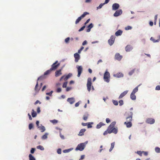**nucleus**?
I'll use <instances>...</instances> for the list:
<instances>
[{"instance_id": "1", "label": "nucleus", "mask_w": 160, "mask_h": 160, "mask_svg": "<svg viewBox=\"0 0 160 160\" xmlns=\"http://www.w3.org/2000/svg\"><path fill=\"white\" fill-rule=\"evenodd\" d=\"M116 123L115 122H112L108 127L107 130L104 132L103 133V135H106L108 133L110 134L112 133H113L115 134H117L118 131V128L117 127H114Z\"/></svg>"}, {"instance_id": "2", "label": "nucleus", "mask_w": 160, "mask_h": 160, "mask_svg": "<svg viewBox=\"0 0 160 160\" xmlns=\"http://www.w3.org/2000/svg\"><path fill=\"white\" fill-rule=\"evenodd\" d=\"M126 122H131L132 119L133 113L132 112H130L126 114Z\"/></svg>"}, {"instance_id": "3", "label": "nucleus", "mask_w": 160, "mask_h": 160, "mask_svg": "<svg viewBox=\"0 0 160 160\" xmlns=\"http://www.w3.org/2000/svg\"><path fill=\"white\" fill-rule=\"evenodd\" d=\"M110 74L107 71H106L104 74L103 78L105 81L108 82L110 81Z\"/></svg>"}, {"instance_id": "4", "label": "nucleus", "mask_w": 160, "mask_h": 160, "mask_svg": "<svg viewBox=\"0 0 160 160\" xmlns=\"http://www.w3.org/2000/svg\"><path fill=\"white\" fill-rule=\"evenodd\" d=\"M88 12H84L83 13L80 17H79L75 21L76 24H77L79 22L81 19L84 18L87 15L89 14Z\"/></svg>"}, {"instance_id": "5", "label": "nucleus", "mask_w": 160, "mask_h": 160, "mask_svg": "<svg viewBox=\"0 0 160 160\" xmlns=\"http://www.w3.org/2000/svg\"><path fill=\"white\" fill-rule=\"evenodd\" d=\"M92 84V79L91 78H89L88 79L87 84V89L89 92H90L91 90Z\"/></svg>"}, {"instance_id": "6", "label": "nucleus", "mask_w": 160, "mask_h": 160, "mask_svg": "<svg viewBox=\"0 0 160 160\" xmlns=\"http://www.w3.org/2000/svg\"><path fill=\"white\" fill-rule=\"evenodd\" d=\"M85 147V145L83 143H81L78 145L76 148V150H80V151H82L84 149Z\"/></svg>"}, {"instance_id": "7", "label": "nucleus", "mask_w": 160, "mask_h": 160, "mask_svg": "<svg viewBox=\"0 0 160 160\" xmlns=\"http://www.w3.org/2000/svg\"><path fill=\"white\" fill-rule=\"evenodd\" d=\"M58 62V61H56V62L53 63L51 66V68H50L52 71L55 70L59 66V63L57 64Z\"/></svg>"}, {"instance_id": "8", "label": "nucleus", "mask_w": 160, "mask_h": 160, "mask_svg": "<svg viewBox=\"0 0 160 160\" xmlns=\"http://www.w3.org/2000/svg\"><path fill=\"white\" fill-rule=\"evenodd\" d=\"M72 74L71 73H69L66 76L64 75L62 76L60 78V81H61L62 79H64L65 81L67 80L69 78L71 77Z\"/></svg>"}, {"instance_id": "9", "label": "nucleus", "mask_w": 160, "mask_h": 160, "mask_svg": "<svg viewBox=\"0 0 160 160\" xmlns=\"http://www.w3.org/2000/svg\"><path fill=\"white\" fill-rule=\"evenodd\" d=\"M77 68L78 69V77H79L82 71V66H77Z\"/></svg>"}, {"instance_id": "10", "label": "nucleus", "mask_w": 160, "mask_h": 160, "mask_svg": "<svg viewBox=\"0 0 160 160\" xmlns=\"http://www.w3.org/2000/svg\"><path fill=\"white\" fill-rule=\"evenodd\" d=\"M115 37L114 36H112L110 39L108 40V43L110 45H112L114 42Z\"/></svg>"}, {"instance_id": "11", "label": "nucleus", "mask_w": 160, "mask_h": 160, "mask_svg": "<svg viewBox=\"0 0 160 160\" xmlns=\"http://www.w3.org/2000/svg\"><path fill=\"white\" fill-rule=\"evenodd\" d=\"M146 122L147 123L152 124L155 122V120L151 118H148L146 119Z\"/></svg>"}, {"instance_id": "12", "label": "nucleus", "mask_w": 160, "mask_h": 160, "mask_svg": "<svg viewBox=\"0 0 160 160\" xmlns=\"http://www.w3.org/2000/svg\"><path fill=\"white\" fill-rule=\"evenodd\" d=\"M122 13V11L121 9L118 10L116 11L113 14L114 17H117L121 15Z\"/></svg>"}, {"instance_id": "13", "label": "nucleus", "mask_w": 160, "mask_h": 160, "mask_svg": "<svg viewBox=\"0 0 160 160\" xmlns=\"http://www.w3.org/2000/svg\"><path fill=\"white\" fill-rule=\"evenodd\" d=\"M122 56L120 55L119 53H117L115 55V59L120 61L122 59Z\"/></svg>"}, {"instance_id": "14", "label": "nucleus", "mask_w": 160, "mask_h": 160, "mask_svg": "<svg viewBox=\"0 0 160 160\" xmlns=\"http://www.w3.org/2000/svg\"><path fill=\"white\" fill-rule=\"evenodd\" d=\"M74 57L75 58V62H78L79 60L80 59V55L77 53H75L74 54Z\"/></svg>"}, {"instance_id": "15", "label": "nucleus", "mask_w": 160, "mask_h": 160, "mask_svg": "<svg viewBox=\"0 0 160 160\" xmlns=\"http://www.w3.org/2000/svg\"><path fill=\"white\" fill-rule=\"evenodd\" d=\"M119 7V5L118 4L115 3L112 5V9L113 10H116L118 9Z\"/></svg>"}, {"instance_id": "16", "label": "nucleus", "mask_w": 160, "mask_h": 160, "mask_svg": "<svg viewBox=\"0 0 160 160\" xmlns=\"http://www.w3.org/2000/svg\"><path fill=\"white\" fill-rule=\"evenodd\" d=\"M114 76L117 78H120L123 77V74L121 72H119L114 75Z\"/></svg>"}, {"instance_id": "17", "label": "nucleus", "mask_w": 160, "mask_h": 160, "mask_svg": "<svg viewBox=\"0 0 160 160\" xmlns=\"http://www.w3.org/2000/svg\"><path fill=\"white\" fill-rule=\"evenodd\" d=\"M55 76L56 77H58L61 75L62 74V73L61 72V70L59 69V70H57L55 72Z\"/></svg>"}, {"instance_id": "18", "label": "nucleus", "mask_w": 160, "mask_h": 160, "mask_svg": "<svg viewBox=\"0 0 160 160\" xmlns=\"http://www.w3.org/2000/svg\"><path fill=\"white\" fill-rule=\"evenodd\" d=\"M67 101L69 102L71 104H72L75 102V100L74 98H69L67 99Z\"/></svg>"}, {"instance_id": "19", "label": "nucleus", "mask_w": 160, "mask_h": 160, "mask_svg": "<svg viewBox=\"0 0 160 160\" xmlns=\"http://www.w3.org/2000/svg\"><path fill=\"white\" fill-rule=\"evenodd\" d=\"M128 92V91H125L121 93L119 97V98L120 99L123 97Z\"/></svg>"}, {"instance_id": "20", "label": "nucleus", "mask_w": 160, "mask_h": 160, "mask_svg": "<svg viewBox=\"0 0 160 160\" xmlns=\"http://www.w3.org/2000/svg\"><path fill=\"white\" fill-rule=\"evenodd\" d=\"M86 131V129H81L80 130L79 133L78 134V135L79 136H82L84 135V133Z\"/></svg>"}, {"instance_id": "21", "label": "nucleus", "mask_w": 160, "mask_h": 160, "mask_svg": "<svg viewBox=\"0 0 160 160\" xmlns=\"http://www.w3.org/2000/svg\"><path fill=\"white\" fill-rule=\"evenodd\" d=\"M132 47L130 45H128L125 48V50L127 52H129L132 49Z\"/></svg>"}, {"instance_id": "22", "label": "nucleus", "mask_w": 160, "mask_h": 160, "mask_svg": "<svg viewBox=\"0 0 160 160\" xmlns=\"http://www.w3.org/2000/svg\"><path fill=\"white\" fill-rule=\"evenodd\" d=\"M122 31L120 30H119L115 32V35L116 36H118L121 35L122 34Z\"/></svg>"}, {"instance_id": "23", "label": "nucleus", "mask_w": 160, "mask_h": 160, "mask_svg": "<svg viewBox=\"0 0 160 160\" xmlns=\"http://www.w3.org/2000/svg\"><path fill=\"white\" fill-rule=\"evenodd\" d=\"M124 124L126 126L127 128H129L132 126L131 122H125Z\"/></svg>"}, {"instance_id": "24", "label": "nucleus", "mask_w": 160, "mask_h": 160, "mask_svg": "<svg viewBox=\"0 0 160 160\" xmlns=\"http://www.w3.org/2000/svg\"><path fill=\"white\" fill-rule=\"evenodd\" d=\"M135 94L133 93H131V94L130 97L131 99H132V100H134L136 99V96Z\"/></svg>"}, {"instance_id": "25", "label": "nucleus", "mask_w": 160, "mask_h": 160, "mask_svg": "<svg viewBox=\"0 0 160 160\" xmlns=\"http://www.w3.org/2000/svg\"><path fill=\"white\" fill-rule=\"evenodd\" d=\"M105 124L103 123L102 122H100L96 126V128L98 129L100 128L102 126L104 125Z\"/></svg>"}, {"instance_id": "26", "label": "nucleus", "mask_w": 160, "mask_h": 160, "mask_svg": "<svg viewBox=\"0 0 160 160\" xmlns=\"http://www.w3.org/2000/svg\"><path fill=\"white\" fill-rule=\"evenodd\" d=\"M52 71V70L51 69V68H50V69L47 70L44 73V75H48V74H50Z\"/></svg>"}, {"instance_id": "27", "label": "nucleus", "mask_w": 160, "mask_h": 160, "mask_svg": "<svg viewBox=\"0 0 160 160\" xmlns=\"http://www.w3.org/2000/svg\"><path fill=\"white\" fill-rule=\"evenodd\" d=\"M159 39H158L157 40H155V39L153 37H152L150 38V40L153 41L154 42H159L160 40V36L159 37Z\"/></svg>"}, {"instance_id": "28", "label": "nucleus", "mask_w": 160, "mask_h": 160, "mask_svg": "<svg viewBox=\"0 0 160 160\" xmlns=\"http://www.w3.org/2000/svg\"><path fill=\"white\" fill-rule=\"evenodd\" d=\"M38 128L41 131V132H44L45 130V127L44 126H39Z\"/></svg>"}, {"instance_id": "29", "label": "nucleus", "mask_w": 160, "mask_h": 160, "mask_svg": "<svg viewBox=\"0 0 160 160\" xmlns=\"http://www.w3.org/2000/svg\"><path fill=\"white\" fill-rule=\"evenodd\" d=\"M114 145H115V142H113L111 143V148L109 150V151L110 152H111L112 151V149H113V148L114 147Z\"/></svg>"}, {"instance_id": "30", "label": "nucleus", "mask_w": 160, "mask_h": 160, "mask_svg": "<svg viewBox=\"0 0 160 160\" xmlns=\"http://www.w3.org/2000/svg\"><path fill=\"white\" fill-rule=\"evenodd\" d=\"M32 117H36L37 116L36 112L34 111V110L33 109H32Z\"/></svg>"}, {"instance_id": "31", "label": "nucleus", "mask_w": 160, "mask_h": 160, "mask_svg": "<svg viewBox=\"0 0 160 160\" xmlns=\"http://www.w3.org/2000/svg\"><path fill=\"white\" fill-rule=\"evenodd\" d=\"M138 86H137L132 91V93L135 94L136 92H138Z\"/></svg>"}, {"instance_id": "32", "label": "nucleus", "mask_w": 160, "mask_h": 160, "mask_svg": "<svg viewBox=\"0 0 160 160\" xmlns=\"http://www.w3.org/2000/svg\"><path fill=\"white\" fill-rule=\"evenodd\" d=\"M93 124V122H88L87 124V127L88 128H90L92 127V126L91 125Z\"/></svg>"}, {"instance_id": "33", "label": "nucleus", "mask_w": 160, "mask_h": 160, "mask_svg": "<svg viewBox=\"0 0 160 160\" xmlns=\"http://www.w3.org/2000/svg\"><path fill=\"white\" fill-rule=\"evenodd\" d=\"M38 82H37V84L36 85V86L35 87V91L36 92H38L39 90V89H38Z\"/></svg>"}, {"instance_id": "34", "label": "nucleus", "mask_w": 160, "mask_h": 160, "mask_svg": "<svg viewBox=\"0 0 160 160\" xmlns=\"http://www.w3.org/2000/svg\"><path fill=\"white\" fill-rule=\"evenodd\" d=\"M29 160H35V158L31 154H30L29 155Z\"/></svg>"}, {"instance_id": "35", "label": "nucleus", "mask_w": 160, "mask_h": 160, "mask_svg": "<svg viewBox=\"0 0 160 160\" xmlns=\"http://www.w3.org/2000/svg\"><path fill=\"white\" fill-rule=\"evenodd\" d=\"M88 114L84 115L83 117V119L85 121H86L88 118Z\"/></svg>"}, {"instance_id": "36", "label": "nucleus", "mask_w": 160, "mask_h": 160, "mask_svg": "<svg viewBox=\"0 0 160 160\" xmlns=\"http://www.w3.org/2000/svg\"><path fill=\"white\" fill-rule=\"evenodd\" d=\"M50 122L53 124H56L58 122V121L56 119L50 120Z\"/></svg>"}, {"instance_id": "37", "label": "nucleus", "mask_w": 160, "mask_h": 160, "mask_svg": "<svg viewBox=\"0 0 160 160\" xmlns=\"http://www.w3.org/2000/svg\"><path fill=\"white\" fill-rule=\"evenodd\" d=\"M155 151L157 153L160 152V148H159L156 147L155 148Z\"/></svg>"}, {"instance_id": "38", "label": "nucleus", "mask_w": 160, "mask_h": 160, "mask_svg": "<svg viewBox=\"0 0 160 160\" xmlns=\"http://www.w3.org/2000/svg\"><path fill=\"white\" fill-rule=\"evenodd\" d=\"M37 148V149H39L41 150H44V148L41 145L38 146Z\"/></svg>"}, {"instance_id": "39", "label": "nucleus", "mask_w": 160, "mask_h": 160, "mask_svg": "<svg viewBox=\"0 0 160 160\" xmlns=\"http://www.w3.org/2000/svg\"><path fill=\"white\" fill-rule=\"evenodd\" d=\"M48 134L46 133L45 134L43 135L42 137V138L43 139H45L47 138Z\"/></svg>"}, {"instance_id": "40", "label": "nucleus", "mask_w": 160, "mask_h": 160, "mask_svg": "<svg viewBox=\"0 0 160 160\" xmlns=\"http://www.w3.org/2000/svg\"><path fill=\"white\" fill-rule=\"evenodd\" d=\"M71 150L72 149H68L64 150H63V152L65 153L68 152H70Z\"/></svg>"}, {"instance_id": "41", "label": "nucleus", "mask_w": 160, "mask_h": 160, "mask_svg": "<svg viewBox=\"0 0 160 160\" xmlns=\"http://www.w3.org/2000/svg\"><path fill=\"white\" fill-rule=\"evenodd\" d=\"M28 128L29 130H31L33 128V124L32 123L29 124Z\"/></svg>"}, {"instance_id": "42", "label": "nucleus", "mask_w": 160, "mask_h": 160, "mask_svg": "<svg viewBox=\"0 0 160 160\" xmlns=\"http://www.w3.org/2000/svg\"><path fill=\"white\" fill-rule=\"evenodd\" d=\"M112 102L113 104L115 105H117L118 104V102L117 101L113 100Z\"/></svg>"}, {"instance_id": "43", "label": "nucleus", "mask_w": 160, "mask_h": 160, "mask_svg": "<svg viewBox=\"0 0 160 160\" xmlns=\"http://www.w3.org/2000/svg\"><path fill=\"white\" fill-rule=\"evenodd\" d=\"M70 38L69 37H68V38H66L65 40V42L67 43H68L69 42V41L70 40Z\"/></svg>"}, {"instance_id": "44", "label": "nucleus", "mask_w": 160, "mask_h": 160, "mask_svg": "<svg viewBox=\"0 0 160 160\" xmlns=\"http://www.w3.org/2000/svg\"><path fill=\"white\" fill-rule=\"evenodd\" d=\"M104 3L100 4L98 7H97V9H100L102 8V6L104 4Z\"/></svg>"}, {"instance_id": "45", "label": "nucleus", "mask_w": 160, "mask_h": 160, "mask_svg": "<svg viewBox=\"0 0 160 160\" xmlns=\"http://www.w3.org/2000/svg\"><path fill=\"white\" fill-rule=\"evenodd\" d=\"M135 70V69H133L131 70L129 72V74L130 75H131L134 72Z\"/></svg>"}, {"instance_id": "46", "label": "nucleus", "mask_w": 160, "mask_h": 160, "mask_svg": "<svg viewBox=\"0 0 160 160\" xmlns=\"http://www.w3.org/2000/svg\"><path fill=\"white\" fill-rule=\"evenodd\" d=\"M132 28V27L130 26H128L125 28V29L126 30L131 29Z\"/></svg>"}, {"instance_id": "47", "label": "nucleus", "mask_w": 160, "mask_h": 160, "mask_svg": "<svg viewBox=\"0 0 160 160\" xmlns=\"http://www.w3.org/2000/svg\"><path fill=\"white\" fill-rule=\"evenodd\" d=\"M67 82H64L62 85V87L63 88H66L67 84Z\"/></svg>"}, {"instance_id": "48", "label": "nucleus", "mask_w": 160, "mask_h": 160, "mask_svg": "<svg viewBox=\"0 0 160 160\" xmlns=\"http://www.w3.org/2000/svg\"><path fill=\"white\" fill-rule=\"evenodd\" d=\"M137 153L140 156H141L142 155V152L141 151H138L137 152Z\"/></svg>"}, {"instance_id": "49", "label": "nucleus", "mask_w": 160, "mask_h": 160, "mask_svg": "<svg viewBox=\"0 0 160 160\" xmlns=\"http://www.w3.org/2000/svg\"><path fill=\"white\" fill-rule=\"evenodd\" d=\"M93 27V24L92 23H90L88 27V28L91 29Z\"/></svg>"}, {"instance_id": "50", "label": "nucleus", "mask_w": 160, "mask_h": 160, "mask_svg": "<svg viewBox=\"0 0 160 160\" xmlns=\"http://www.w3.org/2000/svg\"><path fill=\"white\" fill-rule=\"evenodd\" d=\"M35 149L34 148H32L30 151L31 153H33L35 151Z\"/></svg>"}, {"instance_id": "51", "label": "nucleus", "mask_w": 160, "mask_h": 160, "mask_svg": "<svg viewBox=\"0 0 160 160\" xmlns=\"http://www.w3.org/2000/svg\"><path fill=\"white\" fill-rule=\"evenodd\" d=\"M85 25L83 26L81 28H80V29L78 31H79V32H81V31H82L83 30H84V28H85Z\"/></svg>"}, {"instance_id": "52", "label": "nucleus", "mask_w": 160, "mask_h": 160, "mask_svg": "<svg viewBox=\"0 0 160 160\" xmlns=\"http://www.w3.org/2000/svg\"><path fill=\"white\" fill-rule=\"evenodd\" d=\"M155 89L156 90H160V86L158 85L155 88Z\"/></svg>"}, {"instance_id": "53", "label": "nucleus", "mask_w": 160, "mask_h": 160, "mask_svg": "<svg viewBox=\"0 0 160 160\" xmlns=\"http://www.w3.org/2000/svg\"><path fill=\"white\" fill-rule=\"evenodd\" d=\"M120 106H122L123 104V101L122 100H120L119 101Z\"/></svg>"}, {"instance_id": "54", "label": "nucleus", "mask_w": 160, "mask_h": 160, "mask_svg": "<svg viewBox=\"0 0 160 160\" xmlns=\"http://www.w3.org/2000/svg\"><path fill=\"white\" fill-rule=\"evenodd\" d=\"M53 92L52 91H51L50 92L47 93L46 94L50 96H51Z\"/></svg>"}, {"instance_id": "55", "label": "nucleus", "mask_w": 160, "mask_h": 160, "mask_svg": "<svg viewBox=\"0 0 160 160\" xmlns=\"http://www.w3.org/2000/svg\"><path fill=\"white\" fill-rule=\"evenodd\" d=\"M57 153L59 154H61V149L60 148L58 149L57 151Z\"/></svg>"}, {"instance_id": "56", "label": "nucleus", "mask_w": 160, "mask_h": 160, "mask_svg": "<svg viewBox=\"0 0 160 160\" xmlns=\"http://www.w3.org/2000/svg\"><path fill=\"white\" fill-rule=\"evenodd\" d=\"M61 91L62 89L61 88H59L57 89L56 91L57 92H60Z\"/></svg>"}, {"instance_id": "57", "label": "nucleus", "mask_w": 160, "mask_h": 160, "mask_svg": "<svg viewBox=\"0 0 160 160\" xmlns=\"http://www.w3.org/2000/svg\"><path fill=\"white\" fill-rule=\"evenodd\" d=\"M60 137L62 139H64V136L63 135H62L61 133L60 134Z\"/></svg>"}, {"instance_id": "58", "label": "nucleus", "mask_w": 160, "mask_h": 160, "mask_svg": "<svg viewBox=\"0 0 160 160\" xmlns=\"http://www.w3.org/2000/svg\"><path fill=\"white\" fill-rule=\"evenodd\" d=\"M106 122L107 123H109L110 122V120L109 118H107L106 119Z\"/></svg>"}, {"instance_id": "59", "label": "nucleus", "mask_w": 160, "mask_h": 160, "mask_svg": "<svg viewBox=\"0 0 160 160\" xmlns=\"http://www.w3.org/2000/svg\"><path fill=\"white\" fill-rule=\"evenodd\" d=\"M142 153H143L144 155L147 156L148 155V152H147L142 151Z\"/></svg>"}, {"instance_id": "60", "label": "nucleus", "mask_w": 160, "mask_h": 160, "mask_svg": "<svg viewBox=\"0 0 160 160\" xmlns=\"http://www.w3.org/2000/svg\"><path fill=\"white\" fill-rule=\"evenodd\" d=\"M38 103H39L40 104L41 103V102L39 100H37L34 103V104L36 105Z\"/></svg>"}, {"instance_id": "61", "label": "nucleus", "mask_w": 160, "mask_h": 160, "mask_svg": "<svg viewBox=\"0 0 160 160\" xmlns=\"http://www.w3.org/2000/svg\"><path fill=\"white\" fill-rule=\"evenodd\" d=\"M85 158V155H82L81 156V158L79 159V160H82V159H83Z\"/></svg>"}, {"instance_id": "62", "label": "nucleus", "mask_w": 160, "mask_h": 160, "mask_svg": "<svg viewBox=\"0 0 160 160\" xmlns=\"http://www.w3.org/2000/svg\"><path fill=\"white\" fill-rule=\"evenodd\" d=\"M37 112L38 113H39L40 112V108L39 107H38L37 108Z\"/></svg>"}, {"instance_id": "63", "label": "nucleus", "mask_w": 160, "mask_h": 160, "mask_svg": "<svg viewBox=\"0 0 160 160\" xmlns=\"http://www.w3.org/2000/svg\"><path fill=\"white\" fill-rule=\"evenodd\" d=\"M87 43V41L86 40L84 41L82 43V45H84L86 44Z\"/></svg>"}, {"instance_id": "64", "label": "nucleus", "mask_w": 160, "mask_h": 160, "mask_svg": "<svg viewBox=\"0 0 160 160\" xmlns=\"http://www.w3.org/2000/svg\"><path fill=\"white\" fill-rule=\"evenodd\" d=\"M71 88L70 87H68L66 89V91L67 92H68L71 89Z\"/></svg>"}]
</instances>
